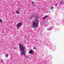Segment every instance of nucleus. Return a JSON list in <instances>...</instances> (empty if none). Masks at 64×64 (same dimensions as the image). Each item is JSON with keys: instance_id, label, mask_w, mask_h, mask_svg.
<instances>
[{"instance_id": "obj_5", "label": "nucleus", "mask_w": 64, "mask_h": 64, "mask_svg": "<svg viewBox=\"0 0 64 64\" xmlns=\"http://www.w3.org/2000/svg\"><path fill=\"white\" fill-rule=\"evenodd\" d=\"M20 9L19 8H18V10H17L16 11V13H17V14H18L19 12V10Z\"/></svg>"}, {"instance_id": "obj_10", "label": "nucleus", "mask_w": 64, "mask_h": 64, "mask_svg": "<svg viewBox=\"0 0 64 64\" xmlns=\"http://www.w3.org/2000/svg\"><path fill=\"white\" fill-rule=\"evenodd\" d=\"M54 8V7L53 6H52L51 7V9H53Z\"/></svg>"}, {"instance_id": "obj_11", "label": "nucleus", "mask_w": 64, "mask_h": 64, "mask_svg": "<svg viewBox=\"0 0 64 64\" xmlns=\"http://www.w3.org/2000/svg\"><path fill=\"white\" fill-rule=\"evenodd\" d=\"M64 3V2H61L60 3V4H63Z\"/></svg>"}, {"instance_id": "obj_4", "label": "nucleus", "mask_w": 64, "mask_h": 64, "mask_svg": "<svg viewBox=\"0 0 64 64\" xmlns=\"http://www.w3.org/2000/svg\"><path fill=\"white\" fill-rule=\"evenodd\" d=\"M32 52H34V51L33 50H31L29 51L28 53H29V54H33L32 53Z\"/></svg>"}, {"instance_id": "obj_8", "label": "nucleus", "mask_w": 64, "mask_h": 64, "mask_svg": "<svg viewBox=\"0 0 64 64\" xmlns=\"http://www.w3.org/2000/svg\"><path fill=\"white\" fill-rule=\"evenodd\" d=\"M42 19H43L44 20H45V19H46V18H45V17H44H44H43L42 18Z\"/></svg>"}, {"instance_id": "obj_13", "label": "nucleus", "mask_w": 64, "mask_h": 64, "mask_svg": "<svg viewBox=\"0 0 64 64\" xmlns=\"http://www.w3.org/2000/svg\"><path fill=\"white\" fill-rule=\"evenodd\" d=\"M32 4H34V2H32Z\"/></svg>"}, {"instance_id": "obj_12", "label": "nucleus", "mask_w": 64, "mask_h": 64, "mask_svg": "<svg viewBox=\"0 0 64 64\" xmlns=\"http://www.w3.org/2000/svg\"><path fill=\"white\" fill-rule=\"evenodd\" d=\"M33 49H36V48H35V47H34L33 48Z\"/></svg>"}, {"instance_id": "obj_6", "label": "nucleus", "mask_w": 64, "mask_h": 64, "mask_svg": "<svg viewBox=\"0 0 64 64\" xmlns=\"http://www.w3.org/2000/svg\"><path fill=\"white\" fill-rule=\"evenodd\" d=\"M5 56L6 57H8V54H6Z\"/></svg>"}, {"instance_id": "obj_14", "label": "nucleus", "mask_w": 64, "mask_h": 64, "mask_svg": "<svg viewBox=\"0 0 64 64\" xmlns=\"http://www.w3.org/2000/svg\"><path fill=\"white\" fill-rule=\"evenodd\" d=\"M1 61H2V62H3V60H1Z\"/></svg>"}, {"instance_id": "obj_3", "label": "nucleus", "mask_w": 64, "mask_h": 64, "mask_svg": "<svg viewBox=\"0 0 64 64\" xmlns=\"http://www.w3.org/2000/svg\"><path fill=\"white\" fill-rule=\"evenodd\" d=\"M21 24H22V22H20L17 24L16 27L18 29H19L20 27L21 26Z\"/></svg>"}, {"instance_id": "obj_1", "label": "nucleus", "mask_w": 64, "mask_h": 64, "mask_svg": "<svg viewBox=\"0 0 64 64\" xmlns=\"http://www.w3.org/2000/svg\"><path fill=\"white\" fill-rule=\"evenodd\" d=\"M20 50L21 51V55H23L25 53L24 52H25V47L22 44H20L19 45Z\"/></svg>"}, {"instance_id": "obj_2", "label": "nucleus", "mask_w": 64, "mask_h": 64, "mask_svg": "<svg viewBox=\"0 0 64 64\" xmlns=\"http://www.w3.org/2000/svg\"><path fill=\"white\" fill-rule=\"evenodd\" d=\"M31 27L34 29L36 28V27H38V22L36 21H33L32 25V26Z\"/></svg>"}, {"instance_id": "obj_9", "label": "nucleus", "mask_w": 64, "mask_h": 64, "mask_svg": "<svg viewBox=\"0 0 64 64\" xmlns=\"http://www.w3.org/2000/svg\"><path fill=\"white\" fill-rule=\"evenodd\" d=\"M49 17V16H48V15L46 16H44V17L46 18L47 17Z\"/></svg>"}, {"instance_id": "obj_7", "label": "nucleus", "mask_w": 64, "mask_h": 64, "mask_svg": "<svg viewBox=\"0 0 64 64\" xmlns=\"http://www.w3.org/2000/svg\"><path fill=\"white\" fill-rule=\"evenodd\" d=\"M0 22H1L2 24V20L0 18Z\"/></svg>"}]
</instances>
